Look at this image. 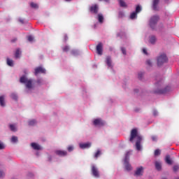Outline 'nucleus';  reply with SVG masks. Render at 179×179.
<instances>
[{
    "instance_id": "nucleus-19",
    "label": "nucleus",
    "mask_w": 179,
    "mask_h": 179,
    "mask_svg": "<svg viewBox=\"0 0 179 179\" xmlns=\"http://www.w3.org/2000/svg\"><path fill=\"white\" fill-rule=\"evenodd\" d=\"M155 169L158 171H160L162 170V163L159 162H155Z\"/></svg>"
},
{
    "instance_id": "nucleus-55",
    "label": "nucleus",
    "mask_w": 179,
    "mask_h": 179,
    "mask_svg": "<svg viewBox=\"0 0 179 179\" xmlns=\"http://www.w3.org/2000/svg\"><path fill=\"white\" fill-rule=\"evenodd\" d=\"M24 73H27L26 71H24Z\"/></svg>"
},
{
    "instance_id": "nucleus-52",
    "label": "nucleus",
    "mask_w": 179,
    "mask_h": 179,
    "mask_svg": "<svg viewBox=\"0 0 179 179\" xmlns=\"http://www.w3.org/2000/svg\"><path fill=\"white\" fill-rule=\"evenodd\" d=\"M105 1V2H109L110 1V0H104Z\"/></svg>"
},
{
    "instance_id": "nucleus-54",
    "label": "nucleus",
    "mask_w": 179,
    "mask_h": 179,
    "mask_svg": "<svg viewBox=\"0 0 179 179\" xmlns=\"http://www.w3.org/2000/svg\"><path fill=\"white\" fill-rule=\"evenodd\" d=\"M65 1H71V0H65Z\"/></svg>"
},
{
    "instance_id": "nucleus-2",
    "label": "nucleus",
    "mask_w": 179,
    "mask_h": 179,
    "mask_svg": "<svg viewBox=\"0 0 179 179\" xmlns=\"http://www.w3.org/2000/svg\"><path fill=\"white\" fill-rule=\"evenodd\" d=\"M20 83L25 84L27 89L31 90L34 87V84H33V79H29L26 76H22L20 78Z\"/></svg>"
},
{
    "instance_id": "nucleus-32",
    "label": "nucleus",
    "mask_w": 179,
    "mask_h": 179,
    "mask_svg": "<svg viewBox=\"0 0 179 179\" xmlns=\"http://www.w3.org/2000/svg\"><path fill=\"white\" fill-rule=\"evenodd\" d=\"M20 50L17 49L15 51V58H20Z\"/></svg>"
},
{
    "instance_id": "nucleus-53",
    "label": "nucleus",
    "mask_w": 179,
    "mask_h": 179,
    "mask_svg": "<svg viewBox=\"0 0 179 179\" xmlns=\"http://www.w3.org/2000/svg\"><path fill=\"white\" fill-rule=\"evenodd\" d=\"M20 22H21V23H23V20H20Z\"/></svg>"
},
{
    "instance_id": "nucleus-49",
    "label": "nucleus",
    "mask_w": 179,
    "mask_h": 179,
    "mask_svg": "<svg viewBox=\"0 0 179 179\" xmlns=\"http://www.w3.org/2000/svg\"><path fill=\"white\" fill-rule=\"evenodd\" d=\"M3 176H5V173L3 172H2L1 171H0V178L1 177H3Z\"/></svg>"
},
{
    "instance_id": "nucleus-13",
    "label": "nucleus",
    "mask_w": 179,
    "mask_h": 179,
    "mask_svg": "<svg viewBox=\"0 0 179 179\" xmlns=\"http://www.w3.org/2000/svg\"><path fill=\"white\" fill-rule=\"evenodd\" d=\"M34 73H35V76H37L38 73H45V70L43 67L39 66L35 69Z\"/></svg>"
},
{
    "instance_id": "nucleus-8",
    "label": "nucleus",
    "mask_w": 179,
    "mask_h": 179,
    "mask_svg": "<svg viewBox=\"0 0 179 179\" xmlns=\"http://www.w3.org/2000/svg\"><path fill=\"white\" fill-rule=\"evenodd\" d=\"M96 50L98 55H103V43L99 42L96 47Z\"/></svg>"
},
{
    "instance_id": "nucleus-4",
    "label": "nucleus",
    "mask_w": 179,
    "mask_h": 179,
    "mask_svg": "<svg viewBox=\"0 0 179 179\" xmlns=\"http://www.w3.org/2000/svg\"><path fill=\"white\" fill-rule=\"evenodd\" d=\"M166 62H167V56L166 54H162L157 57L158 66H162V65H163V64H166Z\"/></svg>"
},
{
    "instance_id": "nucleus-17",
    "label": "nucleus",
    "mask_w": 179,
    "mask_h": 179,
    "mask_svg": "<svg viewBox=\"0 0 179 179\" xmlns=\"http://www.w3.org/2000/svg\"><path fill=\"white\" fill-rule=\"evenodd\" d=\"M159 1L160 0H154L153 1L152 8H153L154 10H157V5H159Z\"/></svg>"
},
{
    "instance_id": "nucleus-6",
    "label": "nucleus",
    "mask_w": 179,
    "mask_h": 179,
    "mask_svg": "<svg viewBox=\"0 0 179 179\" xmlns=\"http://www.w3.org/2000/svg\"><path fill=\"white\" fill-rule=\"evenodd\" d=\"M144 170H145V169L143 168V166H140L138 168H136V169L134 172V176H136V177H141V176H143Z\"/></svg>"
},
{
    "instance_id": "nucleus-43",
    "label": "nucleus",
    "mask_w": 179,
    "mask_h": 179,
    "mask_svg": "<svg viewBox=\"0 0 179 179\" xmlns=\"http://www.w3.org/2000/svg\"><path fill=\"white\" fill-rule=\"evenodd\" d=\"M151 138L154 142H156V141H157V137L156 136H152Z\"/></svg>"
},
{
    "instance_id": "nucleus-28",
    "label": "nucleus",
    "mask_w": 179,
    "mask_h": 179,
    "mask_svg": "<svg viewBox=\"0 0 179 179\" xmlns=\"http://www.w3.org/2000/svg\"><path fill=\"white\" fill-rule=\"evenodd\" d=\"M30 6L32 7L34 9H38V5L36 3L31 2L30 3Z\"/></svg>"
},
{
    "instance_id": "nucleus-22",
    "label": "nucleus",
    "mask_w": 179,
    "mask_h": 179,
    "mask_svg": "<svg viewBox=\"0 0 179 179\" xmlns=\"http://www.w3.org/2000/svg\"><path fill=\"white\" fill-rule=\"evenodd\" d=\"M165 162L167 164H173V162H171V159H170V155L166 156Z\"/></svg>"
},
{
    "instance_id": "nucleus-5",
    "label": "nucleus",
    "mask_w": 179,
    "mask_h": 179,
    "mask_svg": "<svg viewBox=\"0 0 179 179\" xmlns=\"http://www.w3.org/2000/svg\"><path fill=\"white\" fill-rule=\"evenodd\" d=\"M131 155V152H127L125 155L124 158V167L127 171H131L132 170V166H131V164H129V162H128V159Z\"/></svg>"
},
{
    "instance_id": "nucleus-35",
    "label": "nucleus",
    "mask_w": 179,
    "mask_h": 179,
    "mask_svg": "<svg viewBox=\"0 0 179 179\" xmlns=\"http://www.w3.org/2000/svg\"><path fill=\"white\" fill-rule=\"evenodd\" d=\"M158 29L159 30H163V29H164V24L162 22L159 23L158 25Z\"/></svg>"
},
{
    "instance_id": "nucleus-7",
    "label": "nucleus",
    "mask_w": 179,
    "mask_h": 179,
    "mask_svg": "<svg viewBox=\"0 0 179 179\" xmlns=\"http://www.w3.org/2000/svg\"><path fill=\"white\" fill-rule=\"evenodd\" d=\"M91 171L94 177H96V178H99V177H100V173H99V169H97V167H96V166H92Z\"/></svg>"
},
{
    "instance_id": "nucleus-25",
    "label": "nucleus",
    "mask_w": 179,
    "mask_h": 179,
    "mask_svg": "<svg viewBox=\"0 0 179 179\" xmlns=\"http://www.w3.org/2000/svg\"><path fill=\"white\" fill-rule=\"evenodd\" d=\"M146 65L148 66V68H152L153 63H152V60L148 59L145 62Z\"/></svg>"
},
{
    "instance_id": "nucleus-56",
    "label": "nucleus",
    "mask_w": 179,
    "mask_h": 179,
    "mask_svg": "<svg viewBox=\"0 0 179 179\" xmlns=\"http://www.w3.org/2000/svg\"><path fill=\"white\" fill-rule=\"evenodd\" d=\"M99 1H103V0H99Z\"/></svg>"
},
{
    "instance_id": "nucleus-44",
    "label": "nucleus",
    "mask_w": 179,
    "mask_h": 179,
    "mask_svg": "<svg viewBox=\"0 0 179 179\" xmlns=\"http://www.w3.org/2000/svg\"><path fill=\"white\" fill-rule=\"evenodd\" d=\"M68 151L69 152H72V150H73V146H69V147H68Z\"/></svg>"
},
{
    "instance_id": "nucleus-37",
    "label": "nucleus",
    "mask_w": 179,
    "mask_h": 179,
    "mask_svg": "<svg viewBox=\"0 0 179 179\" xmlns=\"http://www.w3.org/2000/svg\"><path fill=\"white\" fill-rule=\"evenodd\" d=\"M100 155H101V152L100 151V150H98L97 152L94 155L95 159H97V157H99V156H100Z\"/></svg>"
},
{
    "instance_id": "nucleus-48",
    "label": "nucleus",
    "mask_w": 179,
    "mask_h": 179,
    "mask_svg": "<svg viewBox=\"0 0 179 179\" xmlns=\"http://www.w3.org/2000/svg\"><path fill=\"white\" fill-rule=\"evenodd\" d=\"M143 54H145V55H148V51L146 50V49L143 48Z\"/></svg>"
},
{
    "instance_id": "nucleus-27",
    "label": "nucleus",
    "mask_w": 179,
    "mask_h": 179,
    "mask_svg": "<svg viewBox=\"0 0 179 179\" xmlns=\"http://www.w3.org/2000/svg\"><path fill=\"white\" fill-rule=\"evenodd\" d=\"M7 64L8 65V66H13V60L7 58Z\"/></svg>"
},
{
    "instance_id": "nucleus-20",
    "label": "nucleus",
    "mask_w": 179,
    "mask_h": 179,
    "mask_svg": "<svg viewBox=\"0 0 179 179\" xmlns=\"http://www.w3.org/2000/svg\"><path fill=\"white\" fill-rule=\"evenodd\" d=\"M98 21L99 23H103L104 22V16H103V14H98Z\"/></svg>"
},
{
    "instance_id": "nucleus-47",
    "label": "nucleus",
    "mask_w": 179,
    "mask_h": 179,
    "mask_svg": "<svg viewBox=\"0 0 179 179\" xmlns=\"http://www.w3.org/2000/svg\"><path fill=\"white\" fill-rule=\"evenodd\" d=\"M36 83H37V85H41V83H42L41 80H40V79L37 80Z\"/></svg>"
},
{
    "instance_id": "nucleus-3",
    "label": "nucleus",
    "mask_w": 179,
    "mask_h": 179,
    "mask_svg": "<svg viewBox=\"0 0 179 179\" xmlns=\"http://www.w3.org/2000/svg\"><path fill=\"white\" fill-rule=\"evenodd\" d=\"M159 20H160V17L159 15H152L150 18L149 26L152 30H157V26Z\"/></svg>"
},
{
    "instance_id": "nucleus-1",
    "label": "nucleus",
    "mask_w": 179,
    "mask_h": 179,
    "mask_svg": "<svg viewBox=\"0 0 179 179\" xmlns=\"http://www.w3.org/2000/svg\"><path fill=\"white\" fill-rule=\"evenodd\" d=\"M134 139H136V148L137 150H141L142 149V147L141 146V143H142V136H139L138 134V129H133L131 131L130 133V142H134Z\"/></svg>"
},
{
    "instance_id": "nucleus-30",
    "label": "nucleus",
    "mask_w": 179,
    "mask_h": 179,
    "mask_svg": "<svg viewBox=\"0 0 179 179\" xmlns=\"http://www.w3.org/2000/svg\"><path fill=\"white\" fill-rule=\"evenodd\" d=\"M10 131H13V132H16L17 129H16V127L14 124H10Z\"/></svg>"
},
{
    "instance_id": "nucleus-36",
    "label": "nucleus",
    "mask_w": 179,
    "mask_h": 179,
    "mask_svg": "<svg viewBox=\"0 0 179 179\" xmlns=\"http://www.w3.org/2000/svg\"><path fill=\"white\" fill-rule=\"evenodd\" d=\"M10 97L13 100H17V95L15 93L11 94Z\"/></svg>"
},
{
    "instance_id": "nucleus-39",
    "label": "nucleus",
    "mask_w": 179,
    "mask_h": 179,
    "mask_svg": "<svg viewBox=\"0 0 179 179\" xmlns=\"http://www.w3.org/2000/svg\"><path fill=\"white\" fill-rule=\"evenodd\" d=\"M121 50L122 54H124V55H127V50L125 49V48H122Z\"/></svg>"
},
{
    "instance_id": "nucleus-34",
    "label": "nucleus",
    "mask_w": 179,
    "mask_h": 179,
    "mask_svg": "<svg viewBox=\"0 0 179 179\" xmlns=\"http://www.w3.org/2000/svg\"><path fill=\"white\" fill-rule=\"evenodd\" d=\"M62 50H63L64 52H68V51H69L70 48H69V46L66 45L62 48Z\"/></svg>"
},
{
    "instance_id": "nucleus-23",
    "label": "nucleus",
    "mask_w": 179,
    "mask_h": 179,
    "mask_svg": "<svg viewBox=\"0 0 179 179\" xmlns=\"http://www.w3.org/2000/svg\"><path fill=\"white\" fill-rule=\"evenodd\" d=\"M150 43L151 44H155L156 43V36H150Z\"/></svg>"
},
{
    "instance_id": "nucleus-26",
    "label": "nucleus",
    "mask_w": 179,
    "mask_h": 179,
    "mask_svg": "<svg viewBox=\"0 0 179 179\" xmlns=\"http://www.w3.org/2000/svg\"><path fill=\"white\" fill-rule=\"evenodd\" d=\"M28 124L29 126L33 127V125H36V124H37V122L36 120H31L29 121Z\"/></svg>"
},
{
    "instance_id": "nucleus-11",
    "label": "nucleus",
    "mask_w": 179,
    "mask_h": 179,
    "mask_svg": "<svg viewBox=\"0 0 179 179\" xmlns=\"http://www.w3.org/2000/svg\"><path fill=\"white\" fill-rule=\"evenodd\" d=\"M94 125L98 127H103L104 125V122L101 118L95 119L93 122Z\"/></svg>"
},
{
    "instance_id": "nucleus-18",
    "label": "nucleus",
    "mask_w": 179,
    "mask_h": 179,
    "mask_svg": "<svg viewBox=\"0 0 179 179\" xmlns=\"http://www.w3.org/2000/svg\"><path fill=\"white\" fill-rule=\"evenodd\" d=\"M0 106L1 107H5V96H0Z\"/></svg>"
},
{
    "instance_id": "nucleus-50",
    "label": "nucleus",
    "mask_w": 179,
    "mask_h": 179,
    "mask_svg": "<svg viewBox=\"0 0 179 179\" xmlns=\"http://www.w3.org/2000/svg\"><path fill=\"white\" fill-rule=\"evenodd\" d=\"M177 170H178V166H175L173 167V171H177Z\"/></svg>"
},
{
    "instance_id": "nucleus-14",
    "label": "nucleus",
    "mask_w": 179,
    "mask_h": 179,
    "mask_svg": "<svg viewBox=\"0 0 179 179\" xmlns=\"http://www.w3.org/2000/svg\"><path fill=\"white\" fill-rule=\"evenodd\" d=\"M106 64L108 65V68H113V62L111 61V57H106Z\"/></svg>"
},
{
    "instance_id": "nucleus-29",
    "label": "nucleus",
    "mask_w": 179,
    "mask_h": 179,
    "mask_svg": "<svg viewBox=\"0 0 179 179\" xmlns=\"http://www.w3.org/2000/svg\"><path fill=\"white\" fill-rule=\"evenodd\" d=\"M18 141V138H17V136H13L12 138H11V142L13 143H16V142H17Z\"/></svg>"
},
{
    "instance_id": "nucleus-15",
    "label": "nucleus",
    "mask_w": 179,
    "mask_h": 179,
    "mask_svg": "<svg viewBox=\"0 0 179 179\" xmlns=\"http://www.w3.org/2000/svg\"><path fill=\"white\" fill-rule=\"evenodd\" d=\"M90 146H92V143H80V149H89Z\"/></svg>"
},
{
    "instance_id": "nucleus-9",
    "label": "nucleus",
    "mask_w": 179,
    "mask_h": 179,
    "mask_svg": "<svg viewBox=\"0 0 179 179\" xmlns=\"http://www.w3.org/2000/svg\"><path fill=\"white\" fill-rule=\"evenodd\" d=\"M171 89L170 86H167L164 90H158L156 91V93H158V94H166V93L170 92Z\"/></svg>"
},
{
    "instance_id": "nucleus-40",
    "label": "nucleus",
    "mask_w": 179,
    "mask_h": 179,
    "mask_svg": "<svg viewBox=\"0 0 179 179\" xmlns=\"http://www.w3.org/2000/svg\"><path fill=\"white\" fill-rule=\"evenodd\" d=\"M33 40H34V38H33V36H28V41L31 42V41H33Z\"/></svg>"
},
{
    "instance_id": "nucleus-24",
    "label": "nucleus",
    "mask_w": 179,
    "mask_h": 179,
    "mask_svg": "<svg viewBox=\"0 0 179 179\" xmlns=\"http://www.w3.org/2000/svg\"><path fill=\"white\" fill-rule=\"evenodd\" d=\"M137 16H138V13H136V11L133 12L130 15V19H131V20L136 19Z\"/></svg>"
},
{
    "instance_id": "nucleus-12",
    "label": "nucleus",
    "mask_w": 179,
    "mask_h": 179,
    "mask_svg": "<svg viewBox=\"0 0 179 179\" xmlns=\"http://www.w3.org/2000/svg\"><path fill=\"white\" fill-rule=\"evenodd\" d=\"M90 10L91 13H94L95 15H97L99 13V6L97 4H95L90 8Z\"/></svg>"
},
{
    "instance_id": "nucleus-45",
    "label": "nucleus",
    "mask_w": 179,
    "mask_h": 179,
    "mask_svg": "<svg viewBox=\"0 0 179 179\" xmlns=\"http://www.w3.org/2000/svg\"><path fill=\"white\" fill-rule=\"evenodd\" d=\"M2 149H5V145L0 143V150H2Z\"/></svg>"
},
{
    "instance_id": "nucleus-38",
    "label": "nucleus",
    "mask_w": 179,
    "mask_h": 179,
    "mask_svg": "<svg viewBox=\"0 0 179 179\" xmlns=\"http://www.w3.org/2000/svg\"><path fill=\"white\" fill-rule=\"evenodd\" d=\"M160 150L157 149V150H155V156H160Z\"/></svg>"
},
{
    "instance_id": "nucleus-21",
    "label": "nucleus",
    "mask_w": 179,
    "mask_h": 179,
    "mask_svg": "<svg viewBox=\"0 0 179 179\" xmlns=\"http://www.w3.org/2000/svg\"><path fill=\"white\" fill-rule=\"evenodd\" d=\"M119 3H120L121 8H128L127 3H125V1H124V0H119Z\"/></svg>"
},
{
    "instance_id": "nucleus-51",
    "label": "nucleus",
    "mask_w": 179,
    "mask_h": 179,
    "mask_svg": "<svg viewBox=\"0 0 179 179\" xmlns=\"http://www.w3.org/2000/svg\"><path fill=\"white\" fill-rule=\"evenodd\" d=\"M16 40H17L16 38H15L14 39L11 40V43H15V41H16Z\"/></svg>"
},
{
    "instance_id": "nucleus-33",
    "label": "nucleus",
    "mask_w": 179,
    "mask_h": 179,
    "mask_svg": "<svg viewBox=\"0 0 179 179\" xmlns=\"http://www.w3.org/2000/svg\"><path fill=\"white\" fill-rule=\"evenodd\" d=\"M124 16H125V14L124 13V12L120 11L118 13V17L120 19H122V17H124Z\"/></svg>"
},
{
    "instance_id": "nucleus-41",
    "label": "nucleus",
    "mask_w": 179,
    "mask_h": 179,
    "mask_svg": "<svg viewBox=\"0 0 179 179\" xmlns=\"http://www.w3.org/2000/svg\"><path fill=\"white\" fill-rule=\"evenodd\" d=\"M48 162H52V157L51 155H48Z\"/></svg>"
},
{
    "instance_id": "nucleus-46",
    "label": "nucleus",
    "mask_w": 179,
    "mask_h": 179,
    "mask_svg": "<svg viewBox=\"0 0 179 179\" xmlns=\"http://www.w3.org/2000/svg\"><path fill=\"white\" fill-rule=\"evenodd\" d=\"M157 114H158L157 110H153V115H155V117H156L157 115Z\"/></svg>"
},
{
    "instance_id": "nucleus-42",
    "label": "nucleus",
    "mask_w": 179,
    "mask_h": 179,
    "mask_svg": "<svg viewBox=\"0 0 179 179\" xmlns=\"http://www.w3.org/2000/svg\"><path fill=\"white\" fill-rule=\"evenodd\" d=\"M143 76V73L142 72L138 73V79H142Z\"/></svg>"
},
{
    "instance_id": "nucleus-31",
    "label": "nucleus",
    "mask_w": 179,
    "mask_h": 179,
    "mask_svg": "<svg viewBox=\"0 0 179 179\" xmlns=\"http://www.w3.org/2000/svg\"><path fill=\"white\" fill-rule=\"evenodd\" d=\"M142 11V7H141L139 5L136 6V13H139L140 12Z\"/></svg>"
},
{
    "instance_id": "nucleus-16",
    "label": "nucleus",
    "mask_w": 179,
    "mask_h": 179,
    "mask_svg": "<svg viewBox=\"0 0 179 179\" xmlns=\"http://www.w3.org/2000/svg\"><path fill=\"white\" fill-rule=\"evenodd\" d=\"M31 146L34 149V150H41V146L36 143H32Z\"/></svg>"
},
{
    "instance_id": "nucleus-10",
    "label": "nucleus",
    "mask_w": 179,
    "mask_h": 179,
    "mask_svg": "<svg viewBox=\"0 0 179 179\" xmlns=\"http://www.w3.org/2000/svg\"><path fill=\"white\" fill-rule=\"evenodd\" d=\"M55 155L57 156H59L60 157H64L68 155V152L65 150H57L55 151Z\"/></svg>"
}]
</instances>
